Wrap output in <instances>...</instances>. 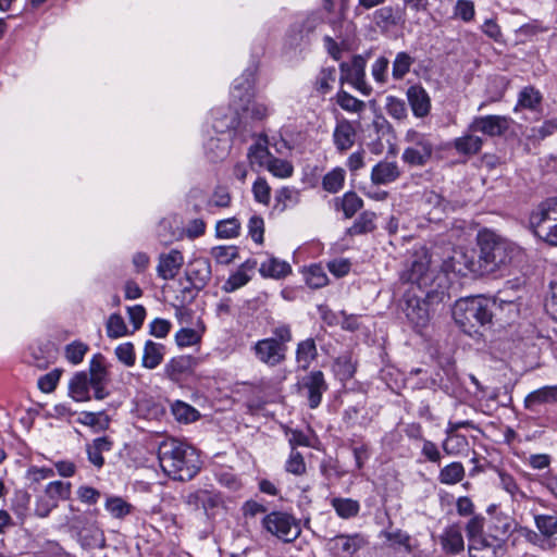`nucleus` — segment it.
Wrapping results in <instances>:
<instances>
[{
	"instance_id": "39448f33",
	"label": "nucleus",
	"mask_w": 557,
	"mask_h": 557,
	"mask_svg": "<svg viewBox=\"0 0 557 557\" xmlns=\"http://www.w3.org/2000/svg\"><path fill=\"white\" fill-rule=\"evenodd\" d=\"M476 242L486 275L507 269L521 253L519 246L490 230L480 231Z\"/></svg>"
},
{
	"instance_id": "bb28decb",
	"label": "nucleus",
	"mask_w": 557,
	"mask_h": 557,
	"mask_svg": "<svg viewBox=\"0 0 557 557\" xmlns=\"http://www.w3.org/2000/svg\"><path fill=\"white\" fill-rule=\"evenodd\" d=\"M318 358V348L313 338L300 341L296 347V362L299 369L306 371L312 361Z\"/></svg>"
},
{
	"instance_id": "774afa93",
	"label": "nucleus",
	"mask_w": 557,
	"mask_h": 557,
	"mask_svg": "<svg viewBox=\"0 0 557 557\" xmlns=\"http://www.w3.org/2000/svg\"><path fill=\"white\" fill-rule=\"evenodd\" d=\"M248 232L255 243L262 244L264 234L263 219L257 215H252L248 222Z\"/></svg>"
},
{
	"instance_id": "9b49d317",
	"label": "nucleus",
	"mask_w": 557,
	"mask_h": 557,
	"mask_svg": "<svg viewBox=\"0 0 557 557\" xmlns=\"http://www.w3.org/2000/svg\"><path fill=\"white\" fill-rule=\"evenodd\" d=\"M88 379L94 391V398L102 400L110 395L107 385L110 381L106 358L101 354H96L89 362Z\"/></svg>"
},
{
	"instance_id": "2eb2a0df",
	"label": "nucleus",
	"mask_w": 557,
	"mask_h": 557,
	"mask_svg": "<svg viewBox=\"0 0 557 557\" xmlns=\"http://www.w3.org/2000/svg\"><path fill=\"white\" fill-rule=\"evenodd\" d=\"M367 544L364 537L359 534H338L327 542L333 557H352Z\"/></svg>"
},
{
	"instance_id": "c756f323",
	"label": "nucleus",
	"mask_w": 557,
	"mask_h": 557,
	"mask_svg": "<svg viewBox=\"0 0 557 557\" xmlns=\"http://www.w3.org/2000/svg\"><path fill=\"white\" fill-rule=\"evenodd\" d=\"M290 265L282 260H278L274 257L269 258L267 261L262 262L259 268V272L264 277H274L280 278L286 276L290 273Z\"/></svg>"
},
{
	"instance_id": "f704fd0d",
	"label": "nucleus",
	"mask_w": 557,
	"mask_h": 557,
	"mask_svg": "<svg viewBox=\"0 0 557 557\" xmlns=\"http://www.w3.org/2000/svg\"><path fill=\"white\" fill-rule=\"evenodd\" d=\"M441 544L443 549L451 555H456L465 548L462 534L455 528L445 531L441 537Z\"/></svg>"
},
{
	"instance_id": "2f4dec72",
	"label": "nucleus",
	"mask_w": 557,
	"mask_h": 557,
	"mask_svg": "<svg viewBox=\"0 0 557 557\" xmlns=\"http://www.w3.org/2000/svg\"><path fill=\"white\" fill-rule=\"evenodd\" d=\"M331 506L337 516L342 519H351L359 515L360 504L358 500L345 497H334L331 499Z\"/></svg>"
},
{
	"instance_id": "864d4df0",
	"label": "nucleus",
	"mask_w": 557,
	"mask_h": 557,
	"mask_svg": "<svg viewBox=\"0 0 557 557\" xmlns=\"http://www.w3.org/2000/svg\"><path fill=\"white\" fill-rule=\"evenodd\" d=\"M475 15L474 2L471 0H457L454 7V16L465 23L473 21Z\"/></svg>"
},
{
	"instance_id": "ddd939ff",
	"label": "nucleus",
	"mask_w": 557,
	"mask_h": 557,
	"mask_svg": "<svg viewBox=\"0 0 557 557\" xmlns=\"http://www.w3.org/2000/svg\"><path fill=\"white\" fill-rule=\"evenodd\" d=\"M186 280L191 284V287H185L183 293H190L191 288L197 292L202 290L211 281L212 269L211 263L206 258H196L187 264L185 271Z\"/></svg>"
},
{
	"instance_id": "e433bc0d",
	"label": "nucleus",
	"mask_w": 557,
	"mask_h": 557,
	"mask_svg": "<svg viewBox=\"0 0 557 557\" xmlns=\"http://www.w3.org/2000/svg\"><path fill=\"white\" fill-rule=\"evenodd\" d=\"M336 81V70L334 66L323 67L315 77L313 89L320 95L324 96L330 92L333 88V84Z\"/></svg>"
},
{
	"instance_id": "72a5a7b5",
	"label": "nucleus",
	"mask_w": 557,
	"mask_h": 557,
	"mask_svg": "<svg viewBox=\"0 0 557 557\" xmlns=\"http://www.w3.org/2000/svg\"><path fill=\"white\" fill-rule=\"evenodd\" d=\"M376 214L372 211H363L354 224L347 230L350 236L363 235L375 230Z\"/></svg>"
},
{
	"instance_id": "a211bd4d",
	"label": "nucleus",
	"mask_w": 557,
	"mask_h": 557,
	"mask_svg": "<svg viewBox=\"0 0 557 557\" xmlns=\"http://www.w3.org/2000/svg\"><path fill=\"white\" fill-rule=\"evenodd\" d=\"M356 136V128L350 121H338L333 132V143L337 151L344 153L349 150L355 145Z\"/></svg>"
},
{
	"instance_id": "13d9d810",
	"label": "nucleus",
	"mask_w": 557,
	"mask_h": 557,
	"mask_svg": "<svg viewBox=\"0 0 557 557\" xmlns=\"http://www.w3.org/2000/svg\"><path fill=\"white\" fill-rule=\"evenodd\" d=\"M106 508L114 518H123L131 512L132 506L120 497H112L108 498Z\"/></svg>"
},
{
	"instance_id": "052dcab7",
	"label": "nucleus",
	"mask_w": 557,
	"mask_h": 557,
	"mask_svg": "<svg viewBox=\"0 0 557 557\" xmlns=\"http://www.w3.org/2000/svg\"><path fill=\"white\" fill-rule=\"evenodd\" d=\"M287 472L295 475H301L306 472V463L302 455L297 450H290V455L285 463Z\"/></svg>"
},
{
	"instance_id": "0e129e2a",
	"label": "nucleus",
	"mask_w": 557,
	"mask_h": 557,
	"mask_svg": "<svg viewBox=\"0 0 557 557\" xmlns=\"http://www.w3.org/2000/svg\"><path fill=\"white\" fill-rule=\"evenodd\" d=\"M116 358L126 367H133L136 361L134 345L129 342L119 345L115 348Z\"/></svg>"
},
{
	"instance_id": "1a4fd4ad",
	"label": "nucleus",
	"mask_w": 557,
	"mask_h": 557,
	"mask_svg": "<svg viewBox=\"0 0 557 557\" xmlns=\"http://www.w3.org/2000/svg\"><path fill=\"white\" fill-rule=\"evenodd\" d=\"M406 141L410 145L405 148L401 159L410 166H424L433 154V144L423 134L409 131Z\"/></svg>"
},
{
	"instance_id": "b1692460",
	"label": "nucleus",
	"mask_w": 557,
	"mask_h": 557,
	"mask_svg": "<svg viewBox=\"0 0 557 557\" xmlns=\"http://www.w3.org/2000/svg\"><path fill=\"white\" fill-rule=\"evenodd\" d=\"M554 403H557V385L541 387L524 398V407L530 411H536L541 405Z\"/></svg>"
},
{
	"instance_id": "7c9ffc66",
	"label": "nucleus",
	"mask_w": 557,
	"mask_h": 557,
	"mask_svg": "<svg viewBox=\"0 0 557 557\" xmlns=\"http://www.w3.org/2000/svg\"><path fill=\"white\" fill-rule=\"evenodd\" d=\"M163 348L162 344L147 341L144 347L141 366L149 370L156 369L163 360Z\"/></svg>"
},
{
	"instance_id": "58836bf2",
	"label": "nucleus",
	"mask_w": 557,
	"mask_h": 557,
	"mask_svg": "<svg viewBox=\"0 0 557 557\" xmlns=\"http://www.w3.org/2000/svg\"><path fill=\"white\" fill-rule=\"evenodd\" d=\"M71 487L72 485L70 482L52 481L46 485L44 495L58 506L59 500L70 498Z\"/></svg>"
},
{
	"instance_id": "ea45409f",
	"label": "nucleus",
	"mask_w": 557,
	"mask_h": 557,
	"mask_svg": "<svg viewBox=\"0 0 557 557\" xmlns=\"http://www.w3.org/2000/svg\"><path fill=\"white\" fill-rule=\"evenodd\" d=\"M534 523L544 539H552L557 535V515L543 513L534 516Z\"/></svg>"
},
{
	"instance_id": "c9c22d12",
	"label": "nucleus",
	"mask_w": 557,
	"mask_h": 557,
	"mask_svg": "<svg viewBox=\"0 0 557 557\" xmlns=\"http://www.w3.org/2000/svg\"><path fill=\"white\" fill-rule=\"evenodd\" d=\"M300 201V194L296 188L282 187L275 193V209L280 212L293 208Z\"/></svg>"
},
{
	"instance_id": "20e7f679",
	"label": "nucleus",
	"mask_w": 557,
	"mask_h": 557,
	"mask_svg": "<svg viewBox=\"0 0 557 557\" xmlns=\"http://www.w3.org/2000/svg\"><path fill=\"white\" fill-rule=\"evenodd\" d=\"M436 284V288L418 293L408 290L405 294L404 312L410 324L416 329L428 325L430 310L433 306L443 304L450 298L448 276L441 275Z\"/></svg>"
},
{
	"instance_id": "37998d69",
	"label": "nucleus",
	"mask_w": 557,
	"mask_h": 557,
	"mask_svg": "<svg viewBox=\"0 0 557 557\" xmlns=\"http://www.w3.org/2000/svg\"><path fill=\"white\" fill-rule=\"evenodd\" d=\"M345 170L343 168H335L327 172L322 178V187L324 190L336 194L339 191L345 183Z\"/></svg>"
},
{
	"instance_id": "c03bdc74",
	"label": "nucleus",
	"mask_w": 557,
	"mask_h": 557,
	"mask_svg": "<svg viewBox=\"0 0 557 557\" xmlns=\"http://www.w3.org/2000/svg\"><path fill=\"white\" fill-rule=\"evenodd\" d=\"M172 413L174 418L178 422L190 423L199 419L200 413L193 406L182 401L176 400L171 406Z\"/></svg>"
},
{
	"instance_id": "f3484780",
	"label": "nucleus",
	"mask_w": 557,
	"mask_h": 557,
	"mask_svg": "<svg viewBox=\"0 0 557 557\" xmlns=\"http://www.w3.org/2000/svg\"><path fill=\"white\" fill-rule=\"evenodd\" d=\"M184 264V257L180 250L172 249L168 253H162L159 257L157 267L158 275L165 280H173L180 272Z\"/></svg>"
},
{
	"instance_id": "de8ad7c7",
	"label": "nucleus",
	"mask_w": 557,
	"mask_h": 557,
	"mask_svg": "<svg viewBox=\"0 0 557 557\" xmlns=\"http://www.w3.org/2000/svg\"><path fill=\"white\" fill-rule=\"evenodd\" d=\"M240 223L237 219L231 218L219 221L215 226L216 236L220 238H234L239 235Z\"/></svg>"
},
{
	"instance_id": "a878e982",
	"label": "nucleus",
	"mask_w": 557,
	"mask_h": 557,
	"mask_svg": "<svg viewBox=\"0 0 557 557\" xmlns=\"http://www.w3.org/2000/svg\"><path fill=\"white\" fill-rule=\"evenodd\" d=\"M91 388L88 373L81 371L74 374L69 383L70 396L75 401H88L91 399L89 389Z\"/></svg>"
},
{
	"instance_id": "412c9836",
	"label": "nucleus",
	"mask_w": 557,
	"mask_h": 557,
	"mask_svg": "<svg viewBox=\"0 0 557 557\" xmlns=\"http://www.w3.org/2000/svg\"><path fill=\"white\" fill-rule=\"evenodd\" d=\"M399 176L400 170L396 161H380L371 171V182L375 185L389 184Z\"/></svg>"
},
{
	"instance_id": "4c0bfd02",
	"label": "nucleus",
	"mask_w": 557,
	"mask_h": 557,
	"mask_svg": "<svg viewBox=\"0 0 557 557\" xmlns=\"http://www.w3.org/2000/svg\"><path fill=\"white\" fill-rule=\"evenodd\" d=\"M465 478V467L461 462L454 461L441 469L438 481L442 484L454 485Z\"/></svg>"
},
{
	"instance_id": "a19ab883",
	"label": "nucleus",
	"mask_w": 557,
	"mask_h": 557,
	"mask_svg": "<svg viewBox=\"0 0 557 557\" xmlns=\"http://www.w3.org/2000/svg\"><path fill=\"white\" fill-rule=\"evenodd\" d=\"M366 60L361 55H355L351 60V63H342L341 71L345 74V77L348 82L351 81H361V78L366 77Z\"/></svg>"
},
{
	"instance_id": "3c124183",
	"label": "nucleus",
	"mask_w": 557,
	"mask_h": 557,
	"mask_svg": "<svg viewBox=\"0 0 557 557\" xmlns=\"http://www.w3.org/2000/svg\"><path fill=\"white\" fill-rule=\"evenodd\" d=\"M211 256L220 264H230L238 257V248L236 246H216L211 249Z\"/></svg>"
},
{
	"instance_id": "473e14b6",
	"label": "nucleus",
	"mask_w": 557,
	"mask_h": 557,
	"mask_svg": "<svg viewBox=\"0 0 557 557\" xmlns=\"http://www.w3.org/2000/svg\"><path fill=\"white\" fill-rule=\"evenodd\" d=\"M362 207L363 200L355 191H347L335 199V208L342 209L346 219L352 218Z\"/></svg>"
},
{
	"instance_id": "4be33fe9",
	"label": "nucleus",
	"mask_w": 557,
	"mask_h": 557,
	"mask_svg": "<svg viewBox=\"0 0 557 557\" xmlns=\"http://www.w3.org/2000/svg\"><path fill=\"white\" fill-rule=\"evenodd\" d=\"M113 448V442L108 436L95 438L91 443L86 444V454L88 461L97 469H101L104 465L103 454Z\"/></svg>"
},
{
	"instance_id": "cd10ccee",
	"label": "nucleus",
	"mask_w": 557,
	"mask_h": 557,
	"mask_svg": "<svg viewBox=\"0 0 557 557\" xmlns=\"http://www.w3.org/2000/svg\"><path fill=\"white\" fill-rule=\"evenodd\" d=\"M451 145L460 154L474 156L481 151L483 139L469 131V133L455 138Z\"/></svg>"
},
{
	"instance_id": "6e6d98bb",
	"label": "nucleus",
	"mask_w": 557,
	"mask_h": 557,
	"mask_svg": "<svg viewBox=\"0 0 557 557\" xmlns=\"http://www.w3.org/2000/svg\"><path fill=\"white\" fill-rule=\"evenodd\" d=\"M126 333L127 327L123 318L117 313L111 314L107 322L108 336L111 338H117L124 336Z\"/></svg>"
},
{
	"instance_id": "8fccbe9b",
	"label": "nucleus",
	"mask_w": 557,
	"mask_h": 557,
	"mask_svg": "<svg viewBox=\"0 0 557 557\" xmlns=\"http://www.w3.org/2000/svg\"><path fill=\"white\" fill-rule=\"evenodd\" d=\"M267 169L274 176L282 177V178L289 177L294 171V168L290 164V162L280 159V158H275V157H271L267 161Z\"/></svg>"
},
{
	"instance_id": "4d7b16f0",
	"label": "nucleus",
	"mask_w": 557,
	"mask_h": 557,
	"mask_svg": "<svg viewBox=\"0 0 557 557\" xmlns=\"http://www.w3.org/2000/svg\"><path fill=\"white\" fill-rule=\"evenodd\" d=\"M386 112L396 120H403L407 116V107L404 100L388 96L386 98Z\"/></svg>"
},
{
	"instance_id": "423d86ee",
	"label": "nucleus",
	"mask_w": 557,
	"mask_h": 557,
	"mask_svg": "<svg viewBox=\"0 0 557 557\" xmlns=\"http://www.w3.org/2000/svg\"><path fill=\"white\" fill-rule=\"evenodd\" d=\"M293 341L292 326L278 322L271 330V336L258 339L250 346L255 359L269 368H275L287 359L288 344Z\"/></svg>"
},
{
	"instance_id": "09e8293b",
	"label": "nucleus",
	"mask_w": 557,
	"mask_h": 557,
	"mask_svg": "<svg viewBox=\"0 0 557 557\" xmlns=\"http://www.w3.org/2000/svg\"><path fill=\"white\" fill-rule=\"evenodd\" d=\"M306 283L311 288H321L327 285L329 278L321 265L313 264L309 267L306 273Z\"/></svg>"
},
{
	"instance_id": "393cba45",
	"label": "nucleus",
	"mask_w": 557,
	"mask_h": 557,
	"mask_svg": "<svg viewBox=\"0 0 557 557\" xmlns=\"http://www.w3.org/2000/svg\"><path fill=\"white\" fill-rule=\"evenodd\" d=\"M557 221V197L547 198L531 212L530 224Z\"/></svg>"
},
{
	"instance_id": "f03ea898",
	"label": "nucleus",
	"mask_w": 557,
	"mask_h": 557,
	"mask_svg": "<svg viewBox=\"0 0 557 557\" xmlns=\"http://www.w3.org/2000/svg\"><path fill=\"white\" fill-rule=\"evenodd\" d=\"M255 82V71L251 69H247L240 77L234 81L231 91V107L234 110V115L225 117L223 123L225 128H237L246 119L261 121L268 116V107L253 101Z\"/></svg>"
},
{
	"instance_id": "f257e3e1",
	"label": "nucleus",
	"mask_w": 557,
	"mask_h": 557,
	"mask_svg": "<svg viewBox=\"0 0 557 557\" xmlns=\"http://www.w3.org/2000/svg\"><path fill=\"white\" fill-rule=\"evenodd\" d=\"M513 305V300L499 295L495 299L483 296H471L458 299L453 307V318L456 324L469 336L481 335L493 319V307L496 301Z\"/></svg>"
},
{
	"instance_id": "5701e85b",
	"label": "nucleus",
	"mask_w": 557,
	"mask_h": 557,
	"mask_svg": "<svg viewBox=\"0 0 557 557\" xmlns=\"http://www.w3.org/2000/svg\"><path fill=\"white\" fill-rule=\"evenodd\" d=\"M196 359L191 356L172 358L164 367L165 375L173 382H178L184 375L191 372Z\"/></svg>"
},
{
	"instance_id": "bf43d9fd",
	"label": "nucleus",
	"mask_w": 557,
	"mask_h": 557,
	"mask_svg": "<svg viewBox=\"0 0 557 557\" xmlns=\"http://www.w3.org/2000/svg\"><path fill=\"white\" fill-rule=\"evenodd\" d=\"M87 350V345L81 342H74L65 347V356L70 362L73 364H78L83 361Z\"/></svg>"
},
{
	"instance_id": "e2e57ef3",
	"label": "nucleus",
	"mask_w": 557,
	"mask_h": 557,
	"mask_svg": "<svg viewBox=\"0 0 557 557\" xmlns=\"http://www.w3.org/2000/svg\"><path fill=\"white\" fill-rule=\"evenodd\" d=\"M249 280L250 277L244 271L237 270L235 273L230 275L222 288L226 293H232L246 285Z\"/></svg>"
},
{
	"instance_id": "dca6fc26",
	"label": "nucleus",
	"mask_w": 557,
	"mask_h": 557,
	"mask_svg": "<svg viewBox=\"0 0 557 557\" xmlns=\"http://www.w3.org/2000/svg\"><path fill=\"white\" fill-rule=\"evenodd\" d=\"M446 267H448V264H446ZM449 268L453 272L461 276L486 275L483 260H481V252L479 253L478 259H475L473 252H457L454 257H451Z\"/></svg>"
},
{
	"instance_id": "603ef678",
	"label": "nucleus",
	"mask_w": 557,
	"mask_h": 557,
	"mask_svg": "<svg viewBox=\"0 0 557 557\" xmlns=\"http://www.w3.org/2000/svg\"><path fill=\"white\" fill-rule=\"evenodd\" d=\"M382 535L392 543L393 546L399 545L403 546L407 553H411L413 550L410 544V535L404 532L400 529H396L394 531H383Z\"/></svg>"
},
{
	"instance_id": "6e6552de",
	"label": "nucleus",
	"mask_w": 557,
	"mask_h": 557,
	"mask_svg": "<svg viewBox=\"0 0 557 557\" xmlns=\"http://www.w3.org/2000/svg\"><path fill=\"white\" fill-rule=\"evenodd\" d=\"M263 528L277 539L292 543L299 537V522L289 513L272 511L262 519Z\"/></svg>"
},
{
	"instance_id": "680f3d73",
	"label": "nucleus",
	"mask_w": 557,
	"mask_h": 557,
	"mask_svg": "<svg viewBox=\"0 0 557 557\" xmlns=\"http://www.w3.org/2000/svg\"><path fill=\"white\" fill-rule=\"evenodd\" d=\"M499 485L500 487L509 493L512 497L520 495L521 497H525V494L519 488L513 476L503 470L498 471Z\"/></svg>"
},
{
	"instance_id": "c85d7f7f",
	"label": "nucleus",
	"mask_w": 557,
	"mask_h": 557,
	"mask_svg": "<svg viewBox=\"0 0 557 557\" xmlns=\"http://www.w3.org/2000/svg\"><path fill=\"white\" fill-rule=\"evenodd\" d=\"M543 101V96L539 89L534 86H525L523 87L519 95L518 101L515 107V111L520 109H528L531 111H536Z\"/></svg>"
},
{
	"instance_id": "49530a36",
	"label": "nucleus",
	"mask_w": 557,
	"mask_h": 557,
	"mask_svg": "<svg viewBox=\"0 0 557 557\" xmlns=\"http://www.w3.org/2000/svg\"><path fill=\"white\" fill-rule=\"evenodd\" d=\"M413 59L407 52H398L393 62V77L396 81L403 79L405 75L410 71Z\"/></svg>"
},
{
	"instance_id": "79ce46f5",
	"label": "nucleus",
	"mask_w": 557,
	"mask_h": 557,
	"mask_svg": "<svg viewBox=\"0 0 557 557\" xmlns=\"http://www.w3.org/2000/svg\"><path fill=\"white\" fill-rule=\"evenodd\" d=\"M534 235L550 246H557V221L530 224Z\"/></svg>"
},
{
	"instance_id": "5fc2aeb1",
	"label": "nucleus",
	"mask_w": 557,
	"mask_h": 557,
	"mask_svg": "<svg viewBox=\"0 0 557 557\" xmlns=\"http://www.w3.org/2000/svg\"><path fill=\"white\" fill-rule=\"evenodd\" d=\"M467 445L468 441L465 435L450 434L447 435L446 440L442 444V447L447 455H457Z\"/></svg>"
},
{
	"instance_id": "a18cd8bd",
	"label": "nucleus",
	"mask_w": 557,
	"mask_h": 557,
	"mask_svg": "<svg viewBox=\"0 0 557 557\" xmlns=\"http://www.w3.org/2000/svg\"><path fill=\"white\" fill-rule=\"evenodd\" d=\"M337 104L347 112L359 113L366 108V103L345 90H339L336 95Z\"/></svg>"
},
{
	"instance_id": "0eeeda50",
	"label": "nucleus",
	"mask_w": 557,
	"mask_h": 557,
	"mask_svg": "<svg viewBox=\"0 0 557 557\" xmlns=\"http://www.w3.org/2000/svg\"><path fill=\"white\" fill-rule=\"evenodd\" d=\"M430 257L426 252L416 253L400 272V281L411 285L409 290L424 292L436 288L441 275H447L444 271L436 272L430 268Z\"/></svg>"
},
{
	"instance_id": "aec40b11",
	"label": "nucleus",
	"mask_w": 557,
	"mask_h": 557,
	"mask_svg": "<svg viewBox=\"0 0 557 557\" xmlns=\"http://www.w3.org/2000/svg\"><path fill=\"white\" fill-rule=\"evenodd\" d=\"M502 543L497 537H476L469 542L470 557H498Z\"/></svg>"
},
{
	"instance_id": "4468645a",
	"label": "nucleus",
	"mask_w": 557,
	"mask_h": 557,
	"mask_svg": "<svg viewBox=\"0 0 557 557\" xmlns=\"http://www.w3.org/2000/svg\"><path fill=\"white\" fill-rule=\"evenodd\" d=\"M327 388L329 385L325 381L324 373L320 370L311 371L299 382V389L306 392L308 405L311 409H315L320 406L322 396Z\"/></svg>"
},
{
	"instance_id": "69168bd1",
	"label": "nucleus",
	"mask_w": 557,
	"mask_h": 557,
	"mask_svg": "<svg viewBox=\"0 0 557 557\" xmlns=\"http://www.w3.org/2000/svg\"><path fill=\"white\" fill-rule=\"evenodd\" d=\"M484 521L485 519L483 516H474L468 521L466 525V534L469 542L473 539L485 536L483 534Z\"/></svg>"
},
{
	"instance_id": "9d476101",
	"label": "nucleus",
	"mask_w": 557,
	"mask_h": 557,
	"mask_svg": "<svg viewBox=\"0 0 557 557\" xmlns=\"http://www.w3.org/2000/svg\"><path fill=\"white\" fill-rule=\"evenodd\" d=\"M321 22L322 18L318 13H311L302 20L296 21L287 33V45L294 49L308 45L311 35Z\"/></svg>"
},
{
	"instance_id": "f8f14e48",
	"label": "nucleus",
	"mask_w": 557,
	"mask_h": 557,
	"mask_svg": "<svg viewBox=\"0 0 557 557\" xmlns=\"http://www.w3.org/2000/svg\"><path fill=\"white\" fill-rule=\"evenodd\" d=\"M511 119L504 115H485L472 120L468 126L471 133H482L490 137L503 136L509 129Z\"/></svg>"
},
{
	"instance_id": "7ed1b4c3",
	"label": "nucleus",
	"mask_w": 557,
	"mask_h": 557,
	"mask_svg": "<svg viewBox=\"0 0 557 557\" xmlns=\"http://www.w3.org/2000/svg\"><path fill=\"white\" fill-rule=\"evenodd\" d=\"M158 459L163 472L177 481H189L200 470L197 450L177 440L163 441L158 448Z\"/></svg>"
},
{
	"instance_id": "6ab92c4d",
	"label": "nucleus",
	"mask_w": 557,
	"mask_h": 557,
	"mask_svg": "<svg viewBox=\"0 0 557 557\" xmlns=\"http://www.w3.org/2000/svg\"><path fill=\"white\" fill-rule=\"evenodd\" d=\"M407 99L414 116L424 117L430 113L431 99L421 85L410 86L407 89Z\"/></svg>"
},
{
	"instance_id": "338daca9",
	"label": "nucleus",
	"mask_w": 557,
	"mask_h": 557,
	"mask_svg": "<svg viewBox=\"0 0 557 557\" xmlns=\"http://www.w3.org/2000/svg\"><path fill=\"white\" fill-rule=\"evenodd\" d=\"M252 193L256 201L268 205L271 197V188L267 181L262 177H259L252 186Z\"/></svg>"
}]
</instances>
